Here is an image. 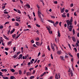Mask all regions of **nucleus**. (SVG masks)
Returning a JSON list of instances; mask_svg holds the SVG:
<instances>
[{
	"mask_svg": "<svg viewBox=\"0 0 79 79\" xmlns=\"http://www.w3.org/2000/svg\"><path fill=\"white\" fill-rule=\"evenodd\" d=\"M13 50L14 52H15L16 51V47H15L13 48Z\"/></svg>",
	"mask_w": 79,
	"mask_h": 79,
	"instance_id": "obj_38",
	"label": "nucleus"
},
{
	"mask_svg": "<svg viewBox=\"0 0 79 79\" xmlns=\"http://www.w3.org/2000/svg\"><path fill=\"white\" fill-rule=\"evenodd\" d=\"M4 13L5 14H8V12L6 11L4 12Z\"/></svg>",
	"mask_w": 79,
	"mask_h": 79,
	"instance_id": "obj_45",
	"label": "nucleus"
},
{
	"mask_svg": "<svg viewBox=\"0 0 79 79\" xmlns=\"http://www.w3.org/2000/svg\"><path fill=\"white\" fill-rule=\"evenodd\" d=\"M28 55H29L27 54V56H25V60H26V59H27V57H28Z\"/></svg>",
	"mask_w": 79,
	"mask_h": 79,
	"instance_id": "obj_32",
	"label": "nucleus"
},
{
	"mask_svg": "<svg viewBox=\"0 0 79 79\" xmlns=\"http://www.w3.org/2000/svg\"><path fill=\"white\" fill-rule=\"evenodd\" d=\"M70 74L71 75V76H73L74 75V74H73V71L71 70L70 72Z\"/></svg>",
	"mask_w": 79,
	"mask_h": 79,
	"instance_id": "obj_17",
	"label": "nucleus"
},
{
	"mask_svg": "<svg viewBox=\"0 0 79 79\" xmlns=\"http://www.w3.org/2000/svg\"><path fill=\"white\" fill-rule=\"evenodd\" d=\"M10 33V30H9L8 32H7V34L9 35V34Z\"/></svg>",
	"mask_w": 79,
	"mask_h": 79,
	"instance_id": "obj_61",
	"label": "nucleus"
},
{
	"mask_svg": "<svg viewBox=\"0 0 79 79\" xmlns=\"http://www.w3.org/2000/svg\"><path fill=\"white\" fill-rule=\"evenodd\" d=\"M69 27H70L69 28V31H72V28H73V25H70Z\"/></svg>",
	"mask_w": 79,
	"mask_h": 79,
	"instance_id": "obj_4",
	"label": "nucleus"
},
{
	"mask_svg": "<svg viewBox=\"0 0 79 79\" xmlns=\"http://www.w3.org/2000/svg\"><path fill=\"white\" fill-rule=\"evenodd\" d=\"M35 40H36L37 41H38V40H39V37L36 38L35 39Z\"/></svg>",
	"mask_w": 79,
	"mask_h": 79,
	"instance_id": "obj_39",
	"label": "nucleus"
},
{
	"mask_svg": "<svg viewBox=\"0 0 79 79\" xmlns=\"http://www.w3.org/2000/svg\"><path fill=\"white\" fill-rule=\"evenodd\" d=\"M10 71H12V73H14V72H15V69H11Z\"/></svg>",
	"mask_w": 79,
	"mask_h": 79,
	"instance_id": "obj_28",
	"label": "nucleus"
},
{
	"mask_svg": "<svg viewBox=\"0 0 79 79\" xmlns=\"http://www.w3.org/2000/svg\"><path fill=\"white\" fill-rule=\"evenodd\" d=\"M17 56H18L16 55H15L13 57L14 58H16V57H17Z\"/></svg>",
	"mask_w": 79,
	"mask_h": 79,
	"instance_id": "obj_41",
	"label": "nucleus"
},
{
	"mask_svg": "<svg viewBox=\"0 0 79 79\" xmlns=\"http://www.w3.org/2000/svg\"><path fill=\"white\" fill-rule=\"evenodd\" d=\"M57 53L58 55H60L61 53H62V52L61 51H58L57 52Z\"/></svg>",
	"mask_w": 79,
	"mask_h": 79,
	"instance_id": "obj_5",
	"label": "nucleus"
},
{
	"mask_svg": "<svg viewBox=\"0 0 79 79\" xmlns=\"http://www.w3.org/2000/svg\"><path fill=\"white\" fill-rule=\"evenodd\" d=\"M68 11H69L68 10H65V12H66V13H68Z\"/></svg>",
	"mask_w": 79,
	"mask_h": 79,
	"instance_id": "obj_56",
	"label": "nucleus"
},
{
	"mask_svg": "<svg viewBox=\"0 0 79 79\" xmlns=\"http://www.w3.org/2000/svg\"><path fill=\"white\" fill-rule=\"evenodd\" d=\"M58 23H59V22L57 21L55 23L56 24V25H58Z\"/></svg>",
	"mask_w": 79,
	"mask_h": 79,
	"instance_id": "obj_57",
	"label": "nucleus"
},
{
	"mask_svg": "<svg viewBox=\"0 0 79 79\" xmlns=\"http://www.w3.org/2000/svg\"><path fill=\"white\" fill-rule=\"evenodd\" d=\"M38 16L39 17V18H41V15H42L43 16H44V15L41 14V12H40V11H39V10H38Z\"/></svg>",
	"mask_w": 79,
	"mask_h": 79,
	"instance_id": "obj_2",
	"label": "nucleus"
},
{
	"mask_svg": "<svg viewBox=\"0 0 79 79\" xmlns=\"http://www.w3.org/2000/svg\"><path fill=\"white\" fill-rule=\"evenodd\" d=\"M35 70H33V72L32 73V74H35Z\"/></svg>",
	"mask_w": 79,
	"mask_h": 79,
	"instance_id": "obj_64",
	"label": "nucleus"
},
{
	"mask_svg": "<svg viewBox=\"0 0 79 79\" xmlns=\"http://www.w3.org/2000/svg\"><path fill=\"white\" fill-rule=\"evenodd\" d=\"M15 24L16 26H18L19 25V24L17 23H15Z\"/></svg>",
	"mask_w": 79,
	"mask_h": 79,
	"instance_id": "obj_19",
	"label": "nucleus"
},
{
	"mask_svg": "<svg viewBox=\"0 0 79 79\" xmlns=\"http://www.w3.org/2000/svg\"><path fill=\"white\" fill-rule=\"evenodd\" d=\"M47 21H48V22H49V23H54V22L53 21H52V20H47Z\"/></svg>",
	"mask_w": 79,
	"mask_h": 79,
	"instance_id": "obj_13",
	"label": "nucleus"
},
{
	"mask_svg": "<svg viewBox=\"0 0 79 79\" xmlns=\"http://www.w3.org/2000/svg\"><path fill=\"white\" fill-rule=\"evenodd\" d=\"M16 34H14V35H12V37H13V39L15 38L16 37Z\"/></svg>",
	"mask_w": 79,
	"mask_h": 79,
	"instance_id": "obj_20",
	"label": "nucleus"
},
{
	"mask_svg": "<svg viewBox=\"0 0 79 79\" xmlns=\"http://www.w3.org/2000/svg\"><path fill=\"white\" fill-rule=\"evenodd\" d=\"M3 78L4 79H8V77H3Z\"/></svg>",
	"mask_w": 79,
	"mask_h": 79,
	"instance_id": "obj_36",
	"label": "nucleus"
},
{
	"mask_svg": "<svg viewBox=\"0 0 79 79\" xmlns=\"http://www.w3.org/2000/svg\"><path fill=\"white\" fill-rule=\"evenodd\" d=\"M67 17H69V13H67Z\"/></svg>",
	"mask_w": 79,
	"mask_h": 79,
	"instance_id": "obj_51",
	"label": "nucleus"
},
{
	"mask_svg": "<svg viewBox=\"0 0 79 79\" xmlns=\"http://www.w3.org/2000/svg\"><path fill=\"white\" fill-rule=\"evenodd\" d=\"M27 76H31L32 75V73L29 72H28L26 74Z\"/></svg>",
	"mask_w": 79,
	"mask_h": 79,
	"instance_id": "obj_6",
	"label": "nucleus"
},
{
	"mask_svg": "<svg viewBox=\"0 0 79 79\" xmlns=\"http://www.w3.org/2000/svg\"><path fill=\"white\" fill-rule=\"evenodd\" d=\"M51 59H52V60H53V56H52V54L51 55Z\"/></svg>",
	"mask_w": 79,
	"mask_h": 79,
	"instance_id": "obj_42",
	"label": "nucleus"
},
{
	"mask_svg": "<svg viewBox=\"0 0 79 79\" xmlns=\"http://www.w3.org/2000/svg\"><path fill=\"white\" fill-rule=\"evenodd\" d=\"M59 26H60V27L61 26V22H60L59 23Z\"/></svg>",
	"mask_w": 79,
	"mask_h": 79,
	"instance_id": "obj_59",
	"label": "nucleus"
},
{
	"mask_svg": "<svg viewBox=\"0 0 79 79\" xmlns=\"http://www.w3.org/2000/svg\"><path fill=\"white\" fill-rule=\"evenodd\" d=\"M51 47L52 48V49L53 51V52H55V48H54V47L53 45V44L52 43H51Z\"/></svg>",
	"mask_w": 79,
	"mask_h": 79,
	"instance_id": "obj_3",
	"label": "nucleus"
},
{
	"mask_svg": "<svg viewBox=\"0 0 79 79\" xmlns=\"http://www.w3.org/2000/svg\"><path fill=\"white\" fill-rule=\"evenodd\" d=\"M74 16H77V14H76V12H74Z\"/></svg>",
	"mask_w": 79,
	"mask_h": 79,
	"instance_id": "obj_54",
	"label": "nucleus"
},
{
	"mask_svg": "<svg viewBox=\"0 0 79 79\" xmlns=\"http://www.w3.org/2000/svg\"><path fill=\"white\" fill-rule=\"evenodd\" d=\"M64 8H62V9L61 11V13H63V12H64Z\"/></svg>",
	"mask_w": 79,
	"mask_h": 79,
	"instance_id": "obj_16",
	"label": "nucleus"
},
{
	"mask_svg": "<svg viewBox=\"0 0 79 79\" xmlns=\"http://www.w3.org/2000/svg\"><path fill=\"white\" fill-rule=\"evenodd\" d=\"M55 79H58V76L57 74H56V75Z\"/></svg>",
	"mask_w": 79,
	"mask_h": 79,
	"instance_id": "obj_22",
	"label": "nucleus"
},
{
	"mask_svg": "<svg viewBox=\"0 0 79 79\" xmlns=\"http://www.w3.org/2000/svg\"><path fill=\"white\" fill-rule=\"evenodd\" d=\"M19 57L20 58V59H22V57H23V55L22 54H20L19 55Z\"/></svg>",
	"mask_w": 79,
	"mask_h": 79,
	"instance_id": "obj_25",
	"label": "nucleus"
},
{
	"mask_svg": "<svg viewBox=\"0 0 79 79\" xmlns=\"http://www.w3.org/2000/svg\"><path fill=\"white\" fill-rule=\"evenodd\" d=\"M48 31L50 34H52V31H51L50 29L48 28Z\"/></svg>",
	"mask_w": 79,
	"mask_h": 79,
	"instance_id": "obj_9",
	"label": "nucleus"
},
{
	"mask_svg": "<svg viewBox=\"0 0 79 79\" xmlns=\"http://www.w3.org/2000/svg\"><path fill=\"white\" fill-rule=\"evenodd\" d=\"M63 14H64L62 15V17H63V18H66V15H65V13H64Z\"/></svg>",
	"mask_w": 79,
	"mask_h": 79,
	"instance_id": "obj_12",
	"label": "nucleus"
},
{
	"mask_svg": "<svg viewBox=\"0 0 79 79\" xmlns=\"http://www.w3.org/2000/svg\"><path fill=\"white\" fill-rule=\"evenodd\" d=\"M27 16H28V17H29V18L30 19H31V18L30 17V15H28Z\"/></svg>",
	"mask_w": 79,
	"mask_h": 79,
	"instance_id": "obj_48",
	"label": "nucleus"
},
{
	"mask_svg": "<svg viewBox=\"0 0 79 79\" xmlns=\"http://www.w3.org/2000/svg\"><path fill=\"white\" fill-rule=\"evenodd\" d=\"M47 48L49 51H50V48L49 47V46H48Z\"/></svg>",
	"mask_w": 79,
	"mask_h": 79,
	"instance_id": "obj_34",
	"label": "nucleus"
},
{
	"mask_svg": "<svg viewBox=\"0 0 79 79\" xmlns=\"http://www.w3.org/2000/svg\"><path fill=\"white\" fill-rule=\"evenodd\" d=\"M71 69H70V68H69V70L68 71L69 73L70 72H71Z\"/></svg>",
	"mask_w": 79,
	"mask_h": 79,
	"instance_id": "obj_63",
	"label": "nucleus"
},
{
	"mask_svg": "<svg viewBox=\"0 0 79 79\" xmlns=\"http://www.w3.org/2000/svg\"><path fill=\"white\" fill-rule=\"evenodd\" d=\"M7 44L8 45H10V44H11V42L9 41L8 43Z\"/></svg>",
	"mask_w": 79,
	"mask_h": 79,
	"instance_id": "obj_50",
	"label": "nucleus"
},
{
	"mask_svg": "<svg viewBox=\"0 0 79 79\" xmlns=\"http://www.w3.org/2000/svg\"><path fill=\"white\" fill-rule=\"evenodd\" d=\"M18 13H19V14H21V11H20V10H18Z\"/></svg>",
	"mask_w": 79,
	"mask_h": 79,
	"instance_id": "obj_53",
	"label": "nucleus"
},
{
	"mask_svg": "<svg viewBox=\"0 0 79 79\" xmlns=\"http://www.w3.org/2000/svg\"><path fill=\"white\" fill-rule=\"evenodd\" d=\"M3 36L4 37L5 39H6V40H9V39L6 36V35H3Z\"/></svg>",
	"mask_w": 79,
	"mask_h": 79,
	"instance_id": "obj_8",
	"label": "nucleus"
},
{
	"mask_svg": "<svg viewBox=\"0 0 79 79\" xmlns=\"http://www.w3.org/2000/svg\"><path fill=\"white\" fill-rule=\"evenodd\" d=\"M33 47H36V48H37V46H36V45H35V44H34L33 45Z\"/></svg>",
	"mask_w": 79,
	"mask_h": 79,
	"instance_id": "obj_58",
	"label": "nucleus"
},
{
	"mask_svg": "<svg viewBox=\"0 0 79 79\" xmlns=\"http://www.w3.org/2000/svg\"><path fill=\"white\" fill-rule=\"evenodd\" d=\"M16 18L17 19H20V17H19V16L16 17Z\"/></svg>",
	"mask_w": 79,
	"mask_h": 79,
	"instance_id": "obj_43",
	"label": "nucleus"
},
{
	"mask_svg": "<svg viewBox=\"0 0 79 79\" xmlns=\"http://www.w3.org/2000/svg\"><path fill=\"white\" fill-rule=\"evenodd\" d=\"M2 8V10H4V9H5V6H3Z\"/></svg>",
	"mask_w": 79,
	"mask_h": 79,
	"instance_id": "obj_52",
	"label": "nucleus"
},
{
	"mask_svg": "<svg viewBox=\"0 0 79 79\" xmlns=\"http://www.w3.org/2000/svg\"><path fill=\"white\" fill-rule=\"evenodd\" d=\"M68 45L69 48H70V50H71V45H70V44H68Z\"/></svg>",
	"mask_w": 79,
	"mask_h": 79,
	"instance_id": "obj_33",
	"label": "nucleus"
},
{
	"mask_svg": "<svg viewBox=\"0 0 79 79\" xmlns=\"http://www.w3.org/2000/svg\"><path fill=\"white\" fill-rule=\"evenodd\" d=\"M40 18V20L42 22V23H44V19H42L41 17V18Z\"/></svg>",
	"mask_w": 79,
	"mask_h": 79,
	"instance_id": "obj_23",
	"label": "nucleus"
},
{
	"mask_svg": "<svg viewBox=\"0 0 79 79\" xmlns=\"http://www.w3.org/2000/svg\"><path fill=\"white\" fill-rule=\"evenodd\" d=\"M73 34H75L76 33L75 32V30H74V29H73Z\"/></svg>",
	"mask_w": 79,
	"mask_h": 79,
	"instance_id": "obj_29",
	"label": "nucleus"
},
{
	"mask_svg": "<svg viewBox=\"0 0 79 79\" xmlns=\"http://www.w3.org/2000/svg\"><path fill=\"white\" fill-rule=\"evenodd\" d=\"M10 78L11 79H15V77L14 76H10Z\"/></svg>",
	"mask_w": 79,
	"mask_h": 79,
	"instance_id": "obj_27",
	"label": "nucleus"
},
{
	"mask_svg": "<svg viewBox=\"0 0 79 79\" xmlns=\"http://www.w3.org/2000/svg\"><path fill=\"white\" fill-rule=\"evenodd\" d=\"M3 26L1 25L0 26V29H3Z\"/></svg>",
	"mask_w": 79,
	"mask_h": 79,
	"instance_id": "obj_44",
	"label": "nucleus"
},
{
	"mask_svg": "<svg viewBox=\"0 0 79 79\" xmlns=\"http://www.w3.org/2000/svg\"><path fill=\"white\" fill-rule=\"evenodd\" d=\"M77 55L78 58L79 59V53H77Z\"/></svg>",
	"mask_w": 79,
	"mask_h": 79,
	"instance_id": "obj_55",
	"label": "nucleus"
},
{
	"mask_svg": "<svg viewBox=\"0 0 79 79\" xmlns=\"http://www.w3.org/2000/svg\"><path fill=\"white\" fill-rule=\"evenodd\" d=\"M9 23H10V22H6L4 24V25H5L6 24H9Z\"/></svg>",
	"mask_w": 79,
	"mask_h": 79,
	"instance_id": "obj_35",
	"label": "nucleus"
},
{
	"mask_svg": "<svg viewBox=\"0 0 79 79\" xmlns=\"http://www.w3.org/2000/svg\"><path fill=\"white\" fill-rule=\"evenodd\" d=\"M36 33H37V34H38V35H39V34H40L39 31L38 30H37V31H36Z\"/></svg>",
	"mask_w": 79,
	"mask_h": 79,
	"instance_id": "obj_26",
	"label": "nucleus"
},
{
	"mask_svg": "<svg viewBox=\"0 0 79 79\" xmlns=\"http://www.w3.org/2000/svg\"><path fill=\"white\" fill-rule=\"evenodd\" d=\"M36 44L37 46H40V43L39 42H36Z\"/></svg>",
	"mask_w": 79,
	"mask_h": 79,
	"instance_id": "obj_15",
	"label": "nucleus"
},
{
	"mask_svg": "<svg viewBox=\"0 0 79 79\" xmlns=\"http://www.w3.org/2000/svg\"><path fill=\"white\" fill-rule=\"evenodd\" d=\"M20 53H21V52H17L16 53V54H17V55H19V54H20Z\"/></svg>",
	"mask_w": 79,
	"mask_h": 79,
	"instance_id": "obj_46",
	"label": "nucleus"
},
{
	"mask_svg": "<svg viewBox=\"0 0 79 79\" xmlns=\"http://www.w3.org/2000/svg\"><path fill=\"white\" fill-rule=\"evenodd\" d=\"M21 35V33L19 34L18 35H17L16 38H15V39H17L18 38V37H19V36H20V35Z\"/></svg>",
	"mask_w": 79,
	"mask_h": 79,
	"instance_id": "obj_7",
	"label": "nucleus"
},
{
	"mask_svg": "<svg viewBox=\"0 0 79 79\" xmlns=\"http://www.w3.org/2000/svg\"><path fill=\"white\" fill-rule=\"evenodd\" d=\"M20 2L21 3H22V4H23V1H22V0H20Z\"/></svg>",
	"mask_w": 79,
	"mask_h": 79,
	"instance_id": "obj_60",
	"label": "nucleus"
},
{
	"mask_svg": "<svg viewBox=\"0 0 79 79\" xmlns=\"http://www.w3.org/2000/svg\"><path fill=\"white\" fill-rule=\"evenodd\" d=\"M9 49V48H5V50H6V51H8Z\"/></svg>",
	"mask_w": 79,
	"mask_h": 79,
	"instance_id": "obj_37",
	"label": "nucleus"
},
{
	"mask_svg": "<svg viewBox=\"0 0 79 79\" xmlns=\"http://www.w3.org/2000/svg\"><path fill=\"white\" fill-rule=\"evenodd\" d=\"M53 3L55 4H57V3H58V2H57V1H54Z\"/></svg>",
	"mask_w": 79,
	"mask_h": 79,
	"instance_id": "obj_49",
	"label": "nucleus"
},
{
	"mask_svg": "<svg viewBox=\"0 0 79 79\" xmlns=\"http://www.w3.org/2000/svg\"><path fill=\"white\" fill-rule=\"evenodd\" d=\"M26 6H27L28 8H31V7L30 6V5L28 4H27L26 5Z\"/></svg>",
	"mask_w": 79,
	"mask_h": 79,
	"instance_id": "obj_14",
	"label": "nucleus"
},
{
	"mask_svg": "<svg viewBox=\"0 0 79 79\" xmlns=\"http://www.w3.org/2000/svg\"><path fill=\"white\" fill-rule=\"evenodd\" d=\"M36 26H37V27H40V26L38 24L36 25Z\"/></svg>",
	"mask_w": 79,
	"mask_h": 79,
	"instance_id": "obj_40",
	"label": "nucleus"
},
{
	"mask_svg": "<svg viewBox=\"0 0 79 79\" xmlns=\"http://www.w3.org/2000/svg\"><path fill=\"white\" fill-rule=\"evenodd\" d=\"M61 58V60H63V61L64 60V56H60V57Z\"/></svg>",
	"mask_w": 79,
	"mask_h": 79,
	"instance_id": "obj_18",
	"label": "nucleus"
},
{
	"mask_svg": "<svg viewBox=\"0 0 79 79\" xmlns=\"http://www.w3.org/2000/svg\"><path fill=\"white\" fill-rule=\"evenodd\" d=\"M26 71H27L26 70H25L24 71V72L23 73L24 74H26Z\"/></svg>",
	"mask_w": 79,
	"mask_h": 79,
	"instance_id": "obj_62",
	"label": "nucleus"
},
{
	"mask_svg": "<svg viewBox=\"0 0 79 79\" xmlns=\"http://www.w3.org/2000/svg\"><path fill=\"white\" fill-rule=\"evenodd\" d=\"M67 24V27L68 28V26L70 25H72V22H70L69 20H68L66 21Z\"/></svg>",
	"mask_w": 79,
	"mask_h": 79,
	"instance_id": "obj_1",
	"label": "nucleus"
},
{
	"mask_svg": "<svg viewBox=\"0 0 79 79\" xmlns=\"http://www.w3.org/2000/svg\"><path fill=\"white\" fill-rule=\"evenodd\" d=\"M14 32H15V29H13V30L10 31V33L11 34H13V33Z\"/></svg>",
	"mask_w": 79,
	"mask_h": 79,
	"instance_id": "obj_21",
	"label": "nucleus"
},
{
	"mask_svg": "<svg viewBox=\"0 0 79 79\" xmlns=\"http://www.w3.org/2000/svg\"><path fill=\"white\" fill-rule=\"evenodd\" d=\"M19 74H22V72H21V70H19Z\"/></svg>",
	"mask_w": 79,
	"mask_h": 79,
	"instance_id": "obj_31",
	"label": "nucleus"
},
{
	"mask_svg": "<svg viewBox=\"0 0 79 79\" xmlns=\"http://www.w3.org/2000/svg\"><path fill=\"white\" fill-rule=\"evenodd\" d=\"M38 60V59H36L35 60V61L34 63H36V62H37V61Z\"/></svg>",
	"mask_w": 79,
	"mask_h": 79,
	"instance_id": "obj_47",
	"label": "nucleus"
},
{
	"mask_svg": "<svg viewBox=\"0 0 79 79\" xmlns=\"http://www.w3.org/2000/svg\"><path fill=\"white\" fill-rule=\"evenodd\" d=\"M70 21L72 23V22H73V17H71Z\"/></svg>",
	"mask_w": 79,
	"mask_h": 79,
	"instance_id": "obj_30",
	"label": "nucleus"
},
{
	"mask_svg": "<svg viewBox=\"0 0 79 79\" xmlns=\"http://www.w3.org/2000/svg\"><path fill=\"white\" fill-rule=\"evenodd\" d=\"M34 79V76H32L30 77V79Z\"/></svg>",
	"mask_w": 79,
	"mask_h": 79,
	"instance_id": "obj_24",
	"label": "nucleus"
},
{
	"mask_svg": "<svg viewBox=\"0 0 79 79\" xmlns=\"http://www.w3.org/2000/svg\"><path fill=\"white\" fill-rule=\"evenodd\" d=\"M72 40H73V42H76V38L74 37H72Z\"/></svg>",
	"mask_w": 79,
	"mask_h": 79,
	"instance_id": "obj_11",
	"label": "nucleus"
},
{
	"mask_svg": "<svg viewBox=\"0 0 79 79\" xmlns=\"http://www.w3.org/2000/svg\"><path fill=\"white\" fill-rule=\"evenodd\" d=\"M60 36H61V35L60 34V31H58L57 36L60 37Z\"/></svg>",
	"mask_w": 79,
	"mask_h": 79,
	"instance_id": "obj_10",
	"label": "nucleus"
}]
</instances>
